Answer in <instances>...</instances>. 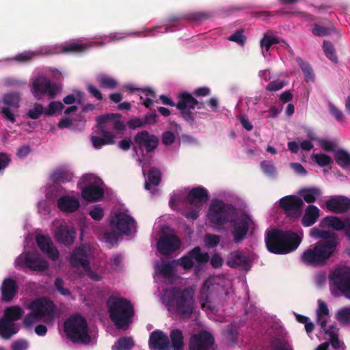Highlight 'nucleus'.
Returning <instances> with one entry per match:
<instances>
[{
  "instance_id": "obj_52",
  "label": "nucleus",
  "mask_w": 350,
  "mask_h": 350,
  "mask_svg": "<svg viewBox=\"0 0 350 350\" xmlns=\"http://www.w3.org/2000/svg\"><path fill=\"white\" fill-rule=\"evenodd\" d=\"M300 197H319L321 196V190L319 187H306L299 191Z\"/></svg>"
},
{
  "instance_id": "obj_43",
  "label": "nucleus",
  "mask_w": 350,
  "mask_h": 350,
  "mask_svg": "<svg viewBox=\"0 0 350 350\" xmlns=\"http://www.w3.org/2000/svg\"><path fill=\"white\" fill-rule=\"evenodd\" d=\"M24 314V311L19 306H10L5 309L4 315L9 321H17Z\"/></svg>"
},
{
  "instance_id": "obj_39",
  "label": "nucleus",
  "mask_w": 350,
  "mask_h": 350,
  "mask_svg": "<svg viewBox=\"0 0 350 350\" xmlns=\"http://www.w3.org/2000/svg\"><path fill=\"white\" fill-rule=\"evenodd\" d=\"M170 341L174 350H183L184 338L183 332L178 329H174L170 334Z\"/></svg>"
},
{
  "instance_id": "obj_58",
  "label": "nucleus",
  "mask_w": 350,
  "mask_h": 350,
  "mask_svg": "<svg viewBox=\"0 0 350 350\" xmlns=\"http://www.w3.org/2000/svg\"><path fill=\"white\" fill-rule=\"evenodd\" d=\"M328 108L330 114L334 117L337 121L340 122L345 119V116L342 111L330 101L328 102Z\"/></svg>"
},
{
  "instance_id": "obj_54",
  "label": "nucleus",
  "mask_w": 350,
  "mask_h": 350,
  "mask_svg": "<svg viewBox=\"0 0 350 350\" xmlns=\"http://www.w3.org/2000/svg\"><path fill=\"white\" fill-rule=\"evenodd\" d=\"M336 319L343 324H350V308L340 309L336 313Z\"/></svg>"
},
{
  "instance_id": "obj_41",
  "label": "nucleus",
  "mask_w": 350,
  "mask_h": 350,
  "mask_svg": "<svg viewBox=\"0 0 350 350\" xmlns=\"http://www.w3.org/2000/svg\"><path fill=\"white\" fill-rule=\"evenodd\" d=\"M295 60L304 74L305 80L307 82L313 81L314 79V74L310 64L308 62L303 60L300 57H296Z\"/></svg>"
},
{
  "instance_id": "obj_9",
  "label": "nucleus",
  "mask_w": 350,
  "mask_h": 350,
  "mask_svg": "<svg viewBox=\"0 0 350 350\" xmlns=\"http://www.w3.org/2000/svg\"><path fill=\"white\" fill-rule=\"evenodd\" d=\"M72 176V174L64 167L53 170L49 175L52 183L46 185L45 197H71L61 184L70 182Z\"/></svg>"
},
{
  "instance_id": "obj_46",
  "label": "nucleus",
  "mask_w": 350,
  "mask_h": 350,
  "mask_svg": "<svg viewBox=\"0 0 350 350\" xmlns=\"http://www.w3.org/2000/svg\"><path fill=\"white\" fill-rule=\"evenodd\" d=\"M338 328L333 325H330L327 330L325 331V334L329 336L332 346L336 349H340V342L338 338Z\"/></svg>"
},
{
  "instance_id": "obj_57",
  "label": "nucleus",
  "mask_w": 350,
  "mask_h": 350,
  "mask_svg": "<svg viewBox=\"0 0 350 350\" xmlns=\"http://www.w3.org/2000/svg\"><path fill=\"white\" fill-rule=\"evenodd\" d=\"M260 167L265 174L270 176H275L277 174L275 167L267 161H263L260 163Z\"/></svg>"
},
{
  "instance_id": "obj_60",
  "label": "nucleus",
  "mask_w": 350,
  "mask_h": 350,
  "mask_svg": "<svg viewBox=\"0 0 350 350\" xmlns=\"http://www.w3.org/2000/svg\"><path fill=\"white\" fill-rule=\"evenodd\" d=\"M286 85V83L282 80L272 81L266 86V90L269 92H275L282 89Z\"/></svg>"
},
{
  "instance_id": "obj_2",
  "label": "nucleus",
  "mask_w": 350,
  "mask_h": 350,
  "mask_svg": "<svg viewBox=\"0 0 350 350\" xmlns=\"http://www.w3.org/2000/svg\"><path fill=\"white\" fill-rule=\"evenodd\" d=\"M237 215L235 208L228 204H224L218 198L212 202L208 218L216 228H219L227 221H230L233 228L232 232L234 241L237 243L246 238L249 228L253 224L252 217L244 213L238 219H234Z\"/></svg>"
},
{
  "instance_id": "obj_29",
  "label": "nucleus",
  "mask_w": 350,
  "mask_h": 350,
  "mask_svg": "<svg viewBox=\"0 0 350 350\" xmlns=\"http://www.w3.org/2000/svg\"><path fill=\"white\" fill-rule=\"evenodd\" d=\"M211 15L206 12H195L183 15L170 16L168 18V21L176 22L182 20H189L196 22H200L208 19L211 18Z\"/></svg>"
},
{
  "instance_id": "obj_23",
  "label": "nucleus",
  "mask_w": 350,
  "mask_h": 350,
  "mask_svg": "<svg viewBox=\"0 0 350 350\" xmlns=\"http://www.w3.org/2000/svg\"><path fill=\"white\" fill-rule=\"evenodd\" d=\"M148 345L151 350L170 349L169 337L163 331L159 329H156L150 334Z\"/></svg>"
},
{
  "instance_id": "obj_5",
  "label": "nucleus",
  "mask_w": 350,
  "mask_h": 350,
  "mask_svg": "<svg viewBox=\"0 0 350 350\" xmlns=\"http://www.w3.org/2000/svg\"><path fill=\"white\" fill-rule=\"evenodd\" d=\"M109 317L118 328H126L132 321L134 309L131 302L122 297L111 296L107 301Z\"/></svg>"
},
{
  "instance_id": "obj_33",
  "label": "nucleus",
  "mask_w": 350,
  "mask_h": 350,
  "mask_svg": "<svg viewBox=\"0 0 350 350\" xmlns=\"http://www.w3.org/2000/svg\"><path fill=\"white\" fill-rule=\"evenodd\" d=\"M319 217V209L313 205H310L306 210L302 218V224L308 227L313 225Z\"/></svg>"
},
{
  "instance_id": "obj_40",
  "label": "nucleus",
  "mask_w": 350,
  "mask_h": 350,
  "mask_svg": "<svg viewBox=\"0 0 350 350\" xmlns=\"http://www.w3.org/2000/svg\"><path fill=\"white\" fill-rule=\"evenodd\" d=\"M21 100V95L16 92L7 93L3 97V102L5 105L16 109L19 107Z\"/></svg>"
},
{
  "instance_id": "obj_19",
  "label": "nucleus",
  "mask_w": 350,
  "mask_h": 350,
  "mask_svg": "<svg viewBox=\"0 0 350 350\" xmlns=\"http://www.w3.org/2000/svg\"><path fill=\"white\" fill-rule=\"evenodd\" d=\"M180 245V239L177 236L172 234H165L159 239L157 250L161 254L168 255L177 250Z\"/></svg>"
},
{
  "instance_id": "obj_12",
  "label": "nucleus",
  "mask_w": 350,
  "mask_h": 350,
  "mask_svg": "<svg viewBox=\"0 0 350 350\" xmlns=\"http://www.w3.org/2000/svg\"><path fill=\"white\" fill-rule=\"evenodd\" d=\"M331 289L338 290L347 298L350 299V268L346 266L339 267L332 271L329 275Z\"/></svg>"
},
{
  "instance_id": "obj_25",
  "label": "nucleus",
  "mask_w": 350,
  "mask_h": 350,
  "mask_svg": "<svg viewBox=\"0 0 350 350\" xmlns=\"http://www.w3.org/2000/svg\"><path fill=\"white\" fill-rule=\"evenodd\" d=\"M75 230L72 227L61 225L55 233V238L59 243L65 245H70L75 239Z\"/></svg>"
},
{
  "instance_id": "obj_3",
  "label": "nucleus",
  "mask_w": 350,
  "mask_h": 350,
  "mask_svg": "<svg viewBox=\"0 0 350 350\" xmlns=\"http://www.w3.org/2000/svg\"><path fill=\"white\" fill-rule=\"evenodd\" d=\"M301 239L296 233L272 229L267 232L265 243L267 250L276 254H288L295 250Z\"/></svg>"
},
{
  "instance_id": "obj_28",
  "label": "nucleus",
  "mask_w": 350,
  "mask_h": 350,
  "mask_svg": "<svg viewBox=\"0 0 350 350\" xmlns=\"http://www.w3.org/2000/svg\"><path fill=\"white\" fill-rule=\"evenodd\" d=\"M18 287L16 282L12 278H6L3 280L1 286L2 300L4 301H11L17 293Z\"/></svg>"
},
{
  "instance_id": "obj_14",
  "label": "nucleus",
  "mask_w": 350,
  "mask_h": 350,
  "mask_svg": "<svg viewBox=\"0 0 350 350\" xmlns=\"http://www.w3.org/2000/svg\"><path fill=\"white\" fill-rule=\"evenodd\" d=\"M61 89L60 85L51 83L46 78H37L32 83L31 93L38 100L41 99L45 94H48L51 98H54Z\"/></svg>"
},
{
  "instance_id": "obj_56",
  "label": "nucleus",
  "mask_w": 350,
  "mask_h": 350,
  "mask_svg": "<svg viewBox=\"0 0 350 350\" xmlns=\"http://www.w3.org/2000/svg\"><path fill=\"white\" fill-rule=\"evenodd\" d=\"M228 40L234 42L240 46H244L246 41V37L244 35L243 29H239L236 31L233 34L228 37Z\"/></svg>"
},
{
  "instance_id": "obj_8",
  "label": "nucleus",
  "mask_w": 350,
  "mask_h": 350,
  "mask_svg": "<svg viewBox=\"0 0 350 350\" xmlns=\"http://www.w3.org/2000/svg\"><path fill=\"white\" fill-rule=\"evenodd\" d=\"M64 331L74 342L88 344L90 342L87 322L79 314L72 315L65 321Z\"/></svg>"
},
{
  "instance_id": "obj_22",
  "label": "nucleus",
  "mask_w": 350,
  "mask_h": 350,
  "mask_svg": "<svg viewBox=\"0 0 350 350\" xmlns=\"http://www.w3.org/2000/svg\"><path fill=\"white\" fill-rule=\"evenodd\" d=\"M122 116L120 113H107L97 118L98 125L106 127V130L111 131L112 129L117 131L125 129L124 123L121 121Z\"/></svg>"
},
{
  "instance_id": "obj_61",
  "label": "nucleus",
  "mask_w": 350,
  "mask_h": 350,
  "mask_svg": "<svg viewBox=\"0 0 350 350\" xmlns=\"http://www.w3.org/2000/svg\"><path fill=\"white\" fill-rule=\"evenodd\" d=\"M296 319L298 322L305 325V329L308 334L312 332L314 329V324L310 321L307 317L296 314Z\"/></svg>"
},
{
  "instance_id": "obj_38",
  "label": "nucleus",
  "mask_w": 350,
  "mask_h": 350,
  "mask_svg": "<svg viewBox=\"0 0 350 350\" xmlns=\"http://www.w3.org/2000/svg\"><path fill=\"white\" fill-rule=\"evenodd\" d=\"M161 174L159 169L152 167L147 174L148 180L145 182V189L149 190L150 185L157 186L161 182Z\"/></svg>"
},
{
  "instance_id": "obj_64",
  "label": "nucleus",
  "mask_w": 350,
  "mask_h": 350,
  "mask_svg": "<svg viewBox=\"0 0 350 350\" xmlns=\"http://www.w3.org/2000/svg\"><path fill=\"white\" fill-rule=\"evenodd\" d=\"M127 125L130 129H135L144 126V123H143V118L135 117L127 122Z\"/></svg>"
},
{
  "instance_id": "obj_32",
  "label": "nucleus",
  "mask_w": 350,
  "mask_h": 350,
  "mask_svg": "<svg viewBox=\"0 0 350 350\" xmlns=\"http://www.w3.org/2000/svg\"><path fill=\"white\" fill-rule=\"evenodd\" d=\"M318 308L317 310V323L325 332V331L327 330L326 328L327 322L329 319V310L327 304L321 300L318 301Z\"/></svg>"
},
{
  "instance_id": "obj_35",
  "label": "nucleus",
  "mask_w": 350,
  "mask_h": 350,
  "mask_svg": "<svg viewBox=\"0 0 350 350\" xmlns=\"http://www.w3.org/2000/svg\"><path fill=\"white\" fill-rule=\"evenodd\" d=\"M206 198H171L169 202L170 207L178 211H181L179 207L180 205H193L196 204H201L203 200Z\"/></svg>"
},
{
  "instance_id": "obj_48",
  "label": "nucleus",
  "mask_w": 350,
  "mask_h": 350,
  "mask_svg": "<svg viewBox=\"0 0 350 350\" xmlns=\"http://www.w3.org/2000/svg\"><path fill=\"white\" fill-rule=\"evenodd\" d=\"M312 160L320 167H325L333 163V160L326 154H314L311 157Z\"/></svg>"
},
{
  "instance_id": "obj_31",
  "label": "nucleus",
  "mask_w": 350,
  "mask_h": 350,
  "mask_svg": "<svg viewBox=\"0 0 350 350\" xmlns=\"http://www.w3.org/2000/svg\"><path fill=\"white\" fill-rule=\"evenodd\" d=\"M18 331V327L12 321L5 318L0 319V335L5 339H8Z\"/></svg>"
},
{
  "instance_id": "obj_42",
  "label": "nucleus",
  "mask_w": 350,
  "mask_h": 350,
  "mask_svg": "<svg viewBox=\"0 0 350 350\" xmlns=\"http://www.w3.org/2000/svg\"><path fill=\"white\" fill-rule=\"evenodd\" d=\"M97 81L101 88L114 90L118 87V81L107 75H101L97 78Z\"/></svg>"
},
{
  "instance_id": "obj_36",
  "label": "nucleus",
  "mask_w": 350,
  "mask_h": 350,
  "mask_svg": "<svg viewBox=\"0 0 350 350\" xmlns=\"http://www.w3.org/2000/svg\"><path fill=\"white\" fill-rule=\"evenodd\" d=\"M57 204L62 211L72 213L78 209L79 202L77 198H59Z\"/></svg>"
},
{
  "instance_id": "obj_13",
  "label": "nucleus",
  "mask_w": 350,
  "mask_h": 350,
  "mask_svg": "<svg viewBox=\"0 0 350 350\" xmlns=\"http://www.w3.org/2000/svg\"><path fill=\"white\" fill-rule=\"evenodd\" d=\"M90 250L87 247H79L72 253L70 262L72 266L77 267L81 266L88 275L94 281H99L102 277L97 273H94L90 267Z\"/></svg>"
},
{
  "instance_id": "obj_17",
  "label": "nucleus",
  "mask_w": 350,
  "mask_h": 350,
  "mask_svg": "<svg viewBox=\"0 0 350 350\" xmlns=\"http://www.w3.org/2000/svg\"><path fill=\"white\" fill-rule=\"evenodd\" d=\"M208 259V253L202 252L200 247H196L187 255L179 258L176 264L185 269H190L193 267L195 262H206Z\"/></svg>"
},
{
  "instance_id": "obj_26",
  "label": "nucleus",
  "mask_w": 350,
  "mask_h": 350,
  "mask_svg": "<svg viewBox=\"0 0 350 350\" xmlns=\"http://www.w3.org/2000/svg\"><path fill=\"white\" fill-rule=\"evenodd\" d=\"M226 264L232 268L242 267L247 269L250 265V260L241 252L234 251L228 255Z\"/></svg>"
},
{
  "instance_id": "obj_50",
  "label": "nucleus",
  "mask_w": 350,
  "mask_h": 350,
  "mask_svg": "<svg viewBox=\"0 0 350 350\" xmlns=\"http://www.w3.org/2000/svg\"><path fill=\"white\" fill-rule=\"evenodd\" d=\"M45 109L43 105L40 103H36L31 109H29L27 113L29 118L32 120L38 119L41 115L44 114Z\"/></svg>"
},
{
  "instance_id": "obj_4",
  "label": "nucleus",
  "mask_w": 350,
  "mask_h": 350,
  "mask_svg": "<svg viewBox=\"0 0 350 350\" xmlns=\"http://www.w3.org/2000/svg\"><path fill=\"white\" fill-rule=\"evenodd\" d=\"M196 288L189 286L183 291L172 288L164 291L162 295L163 302L167 306L174 307L183 317H189L194 308V294Z\"/></svg>"
},
{
  "instance_id": "obj_53",
  "label": "nucleus",
  "mask_w": 350,
  "mask_h": 350,
  "mask_svg": "<svg viewBox=\"0 0 350 350\" xmlns=\"http://www.w3.org/2000/svg\"><path fill=\"white\" fill-rule=\"evenodd\" d=\"M279 42V40L276 37H273L271 36H269L267 34H265L263 38L260 40V46L263 49H265V51L267 52L269 51L271 46L274 44Z\"/></svg>"
},
{
  "instance_id": "obj_44",
  "label": "nucleus",
  "mask_w": 350,
  "mask_h": 350,
  "mask_svg": "<svg viewBox=\"0 0 350 350\" xmlns=\"http://www.w3.org/2000/svg\"><path fill=\"white\" fill-rule=\"evenodd\" d=\"M216 289V287L215 286V278H208L204 283L203 285L200 289V295L202 296V298L205 301H207L208 294L211 293L213 290Z\"/></svg>"
},
{
  "instance_id": "obj_16",
  "label": "nucleus",
  "mask_w": 350,
  "mask_h": 350,
  "mask_svg": "<svg viewBox=\"0 0 350 350\" xmlns=\"http://www.w3.org/2000/svg\"><path fill=\"white\" fill-rule=\"evenodd\" d=\"M159 142L158 137L147 131H142L134 137V149L137 147L142 151L145 150L148 153L152 152L158 147Z\"/></svg>"
},
{
  "instance_id": "obj_45",
  "label": "nucleus",
  "mask_w": 350,
  "mask_h": 350,
  "mask_svg": "<svg viewBox=\"0 0 350 350\" xmlns=\"http://www.w3.org/2000/svg\"><path fill=\"white\" fill-rule=\"evenodd\" d=\"M42 54L41 51H24L23 53L17 54L14 59L16 62H21V63H27L30 61H31L35 57H38L39 55Z\"/></svg>"
},
{
  "instance_id": "obj_24",
  "label": "nucleus",
  "mask_w": 350,
  "mask_h": 350,
  "mask_svg": "<svg viewBox=\"0 0 350 350\" xmlns=\"http://www.w3.org/2000/svg\"><path fill=\"white\" fill-rule=\"evenodd\" d=\"M36 242L40 249L52 260H55L59 258V252L49 236L38 235Z\"/></svg>"
},
{
  "instance_id": "obj_37",
  "label": "nucleus",
  "mask_w": 350,
  "mask_h": 350,
  "mask_svg": "<svg viewBox=\"0 0 350 350\" xmlns=\"http://www.w3.org/2000/svg\"><path fill=\"white\" fill-rule=\"evenodd\" d=\"M334 160L336 163L344 170L350 167V154L346 150L339 148L336 150Z\"/></svg>"
},
{
  "instance_id": "obj_30",
  "label": "nucleus",
  "mask_w": 350,
  "mask_h": 350,
  "mask_svg": "<svg viewBox=\"0 0 350 350\" xmlns=\"http://www.w3.org/2000/svg\"><path fill=\"white\" fill-rule=\"evenodd\" d=\"M154 278L161 276L165 280H171L173 277L172 262L164 260L157 261L154 264Z\"/></svg>"
},
{
  "instance_id": "obj_7",
  "label": "nucleus",
  "mask_w": 350,
  "mask_h": 350,
  "mask_svg": "<svg viewBox=\"0 0 350 350\" xmlns=\"http://www.w3.org/2000/svg\"><path fill=\"white\" fill-rule=\"evenodd\" d=\"M178 101L176 104L167 96L161 95L159 98L163 104L169 106H176L180 111L183 118L191 126L195 123L194 114L190 111L195 109V107L199 104L198 101L189 93L182 92L179 94Z\"/></svg>"
},
{
  "instance_id": "obj_21",
  "label": "nucleus",
  "mask_w": 350,
  "mask_h": 350,
  "mask_svg": "<svg viewBox=\"0 0 350 350\" xmlns=\"http://www.w3.org/2000/svg\"><path fill=\"white\" fill-rule=\"evenodd\" d=\"M279 203L288 217H298L302 213V198H280Z\"/></svg>"
},
{
  "instance_id": "obj_47",
  "label": "nucleus",
  "mask_w": 350,
  "mask_h": 350,
  "mask_svg": "<svg viewBox=\"0 0 350 350\" xmlns=\"http://www.w3.org/2000/svg\"><path fill=\"white\" fill-rule=\"evenodd\" d=\"M133 346V340L131 337H122L113 346V350H131Z\"/></svg>"
},
{
  "instance_id": "obj_49",
  "label": "nucleus",
  "mask_w": 350,
  "mask_h": 350,
  "mask_svg": "<svg viewBox=\"0 0 350 350\" xmlns=\"http://www.w3.org/2000/svg\"><path fill=\"white\" fill-rule=\"evenodd\" d=\"M323 49L326 57L332 62L336 63L338 62V57L336 54L335 49L333 44L328 41H323Z\"/></svg>"
},
{
  "instance_id": "obj_6",
  "label": "nucleus",
  "mask_w": 350,
  "mask_h": 350,
  "mask_svg": "<svg viewBox=\"0 0 350 350\" xmlns=\"http://www.w3.org/2000/svg\"><path fill=\"white\" fill-rule=\"evenodd\" d=\"M28 308L31 312L23 320L26 327H30L40 321L50 323L53 321L56 312L55 304L46 298L36 299L28 305Z\"/></svg>"
},
{
  "instance_id": "obj_63",
  "label": "nucleus",
  "mask_w": 350,
  "mask_h": 350,
  "mask_svg": "<svg viewBox=\"0 0 350 350\" xmlns=\"http://www.w3.org/2000/svg\"><path fill=\"white\" fill-rule=\"evenodd\" d=\"M175 141L174 134L170 131H165L161 135V142L165 146H170Z\"/></svg>"
},
{
  "instance_id": "obj_20",
  "label": "nucleus",
  "mask_w": 350,
  "mask_h": 350,
  "mask_svg": "<svg viewBox=\"0 0 350 350\" xmlns=\"http://www.w3.org/2000/svg\"><path fill=\"white\" fill-rule=\"evenodd\" d=\"M95 133L98 136H92L90 138L92 145L95 148L99 149L103 146L114 144L116 143L115 135L112 133L111 131L106 130V127L104 128L98 125V122Z\"/></svg>"
},
{
  "instance_id": "obj_51",
  "label": "nucleus",
  "mask_w": 350,
  "mask_h": 350,
  "mask_svg": "<svg viewBox=\"0 0 350 350\" xmlns=\"http://www.w3.org/2000/svg\"><path fill=\"white\" fill-rule=\"evenodd\" d=\"M85 50L86 47L83 44L75 42L66 44L62 49L64 53H81Z\"/></svg>"
},
{
  "instance_id": "obj_55",
  "label": "nucleus",
  "mask_w": 350,
  "mask_h": 350,
  "mask_svg": "<svg viewBox=\"0 0 350 350\" xmlns=\"http://www.w3.org/2000/svg\"><path fill=\"white\" fill-rule=\"evenodd\" d=\"M64 108V105L60 101H52L49 104L48 109L45 110L46 116H53L57 111H60Z\"/></svg>"
},
{
  "instance_id": "obj_10",
  "label": "nucleus",
  "mask_w": 350,
  "mask_h": 350,
  "mask_svg": "<svg viewBox=\"0 0 350 350\" xmlns=\"http://www.w3.org/2000/svg\"><path fill=\"white\" fill-rule=\"evenodd\" d=\"M81 189V197H104L111 196L112 192L106 188L103 180L92 174L83 175L78 183Z\"/></svg>"
},
{
  "instance_id": "obj_34",
  "label": "nucleus",
  "mask_w": 350,
  "mask_h": 350,
  "mask_svg": "<svg viewBox=\"0 0 350 350\" xmlns=\"http://www.w3.org/2000/svg\"><path fill=\"white\" fill-rule=\"evenodd\" d=\"M176 195L177 197L184 196H186L185 197H208V191L206 188L198 186L191 189H189V188L180 189Z\"/></svg>"
},
{
  "instance_id": "obj_1",
  "label": "nucleus",
  "mask_w": 350,
  "mask_h": 350,
  "mask_svg": "<svg viewBox=\"0 0 350 350\" xmlns=\"http://www.w3.org/2000/svg\"><path fill=\"white\" fill-rule=\"evenodd\" d=\"M347 220L342 221L337 217L329 216L325 217L320 224L319 227L310 230V235L315 239H322L316 243L313 248L306 250L301 256L302 262L313 267H322L325 265L330 257L334 254L339 243L338 237L335 232L323 230L327 227L336 230H345Z\"/></svg>"
},
{
  "instance_id": "obj_59",
  "label": "nucleus",
  "mask_w": 350,
  "mask_h": 350,
  "mask_svg": "<svg viewBox=\"0 0 350 350\" xmlns=\"http://www.w3.org/2000/svg\"><path fill=\"white\" fill-rule=\"evenodd\" d=\"M205 245L208 247L217 246L220 241V237L215 234H207L204 238Z\"/></svg>"
},
{
  "instance_id": "obj_62",
  "label": "nucleus",
  "mask_w": 350,
  "mask_h": 350,
  "mask_svg": "<svg viewBox=\"0 0 350 350\" xmlns=\"http://www.w3.org/2000/svg\"><path fill=\"white\" fill-rule=\"evenodd\" d=\"M90 215L93 219L99 221L103 217V209L100 206H95L91 208Z\"/></svg>"
},
{
  "instance_id": "obj_18",
  "label": "nucleus",
  "mask_w": 350,
  "mask_h": 350,
  "mask_svg": "<svg viewBox=\"0 0 350 350\" xmlns=\"http://www.w3.org/2000/svg\"><path fill=\"white\" fill-rule=\"evenodd\" d=\"M214 344L213 336L207 332H200L192 336L189 341L190 350H212Z\"/></svg>"
},
{
  "instance_id": "obj_15",
  "label": "nucleus",
  "mask_w": 350,
  "mask_h": 350,
  "mask_svg": "<svg viewBox=\"0 0 350 350\" xmlns=\"http://www.w3.org/2000/svg\"><path fill=\"white\" fill-rule=\"evenodd\" d=\"M14 264L15 267L25 266L36 271H44L49 267L48 262L42 259L40 255L35 252L23 253L16 258Z\"/></svg>"
},
{
  "instance_id": "obj_27",
  "label": "nucleus",
  "mask_w": 350,
  "mask_h": 350,
  "mask_svg": "<svg viewBox=\"0 0 350 350\" xmlns=\"http://www.w3.org/2000/svg\"><path fill=\"white\" fill-rule=\"evenodd\" d=\"M326 207L333 213H342L350 209V198H329Z\"/></svg>"
},
{
  "instance_id": "obj_11",
  "label": "nucleus",
  "mask_w": 350,
  "mask_h": 350,
  "mask_svg": "<svg viewBox=\"0 0 350 350\" xmlns=\"http://www.w3.org/2000/svg\"><path fill=\"white\" fill-rule=\"evenodd\" d=\"M109 226L112 231L120 234L129 235L136 230L135 219L124 209H113L111 211Z\"/></svg>"
}]
</instances>
